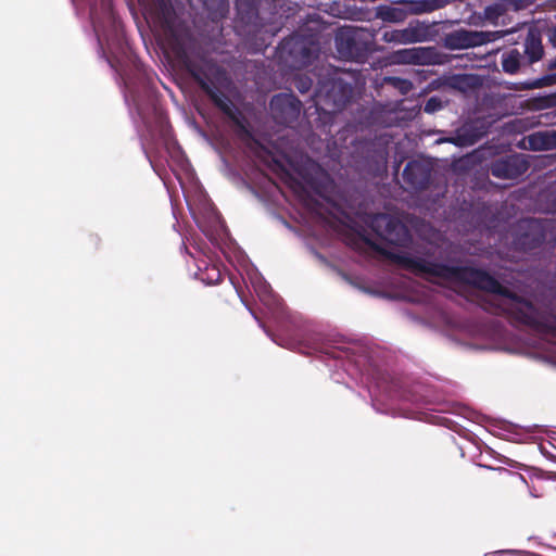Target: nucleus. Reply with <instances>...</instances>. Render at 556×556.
<instances>
[{
    "label": "nucleus",
    "mask_w": 556,
    "mask_h": 556,
    "mask_svg": "<svg viewBox=\"0 0 556 556\" xmlns=\"http://www.w3.org/2000/svg\"><path fill=\"white\" fill-rule=\"evenodd\" d=\"M316 192L320 194V190L318 188H315Z\"/></svg>",
    "instance_id": "37"
},
{
    "label": "nucleus",
    "mask_w": 556,
    "mask_h": 556,
    "mask_svg": "<svg viewBox=\"0 0 556 556\" xmlns=\"http://www.w3.org/2000/svg\"><path fill=\"white\" fill-rule=\"evenodd\" d=\"M546 240L545 225L536 218L523 219L518 225L515 245L522 251H531L541 247Z\"/></svg>",
    "instance_id": "6"
},
{
    "label": "nucleus",
    "mask_w": 556,
    "mask_h": 556,
    "mask_svg": "<svg viewBox=\"0 0 556 556\" xmlns=\"http://www.w3.org/2000/svg\"><path fill=\"white\" fill-rule=\"evenodd\" d=\"M494 39V33L460 28L445 35L444 47L450 50L467 49L485 45Z\"/></svg>",
    "instance_id": "8"
},
{
    "label": "nucleus",
    "mask_w": 556,
    "mask_h": 556,
    "mask_svg": "<svg viewBox=\"0 0 556 556\" xmlns=\"http://www.w3.org/2000/svg\"><path fill=\"white\" fill-rule=\"evenodd\" d=\"M260 300L268 305V306H276L278 305V299L270 290V287L266 283L261 285L258 288L255 289Z\"/></svg>",
    "instance_id": "24"
},
{
    "label": "nucleus",
    "mask_w": 556,
    "mask_h": 556,
    "mask_svg": "<svg viewBox=\"0 0 556 556\" xmlns=\"http://www.w3.org/2000/svg\"><path fill=\"white\" fill-rule=\"evenodd\" d=\"M530 164L522 154H513L495 160L490 167L493 177L498 179H517L525 175Z\"/></svg>",
    "instance_id": "9"
},
{
    "label": "nucleus",
    "mask_w": 556,
    "mask_h": 556,
    "mask_svg": "<svg viewBox=\"0 0 556 556\" xmlns=\"http://www.w3.org/2000/svg\"><path fill=\"white\" fill-rule=\"evenodd\" d=\"M121 75V78L122 80L124 81V85H125V88H126V91L127 93L125 94V98L126 100L128 101V99L131 100L138 115L140 116L143 125L147 127V129H150V119L147 115V110L146 108L140 103V100L137 96V93L135 92L132 86H131V83L130 80L125 77L122 73H119Z\"/></svg>",
    "instance_id": "21"
},
{
    "label": "nucleus",
    "mask_w": 556,
    "mask_h": 556,
    "mask_svg": "<svg viewBox=\"0 0 556 556\" xmlns=\"http://www.w3.org/2000/svg\"><path fill=\"white\" fill-rule=\"evenodd\" d=\"M513 553V551H497L494 554Z\"/></svg>",
    "instance_id": "36"
},
{
    "label": "nucleus",
    "mask_w": 556,
    "mask_h": 556,
    "mask_svg": "<svg viewBox=\"0 0 556 556\" xmlns=\"http://www.w3.org/2000/svg\"><path fill=\"white\" fill-rule=\"evenodd\" d=\"M384 81L388 85H391L392 87L399 89L402 94L408 93L413 88V84L410 80L401 78V77H395V76L384 77Z\"/></svg>",
    "instance_id": "25"
},
{
    "label": "nucleus",
    "mask_w": 556,
    "mask_h": 556,
    "mask_svg": "<svg viewBox=\"0 0 556 556\" xmlns=\"http://www.w3.org/2000/svg\"><path fill=\"white\" fill-rule=\"evenodd\" d=\"M382 39L386 42H394V43H402V45H408V34L407 28L403 29H392V30H386L383 33Z\"/></svg>",
    "instance_id": "23"
},
{
    "label": "nucleus",
    "mask_w": 556,
    "mask_h": 556,
    "mask_svg": "<svg viewBox=\"0 0 556 556\" xmlns=\"http://www.w3.org/2000/svg\"><path fill=\"white\" fill-rule=\"evenodd\" d=\"M523 63H526V60L517 48L509 49L502 53L501 64L506 74H517Z\"/></svg>",
    "instance_id": "20"
},
{
    "label": "nucleus",
    "mask_w": 556,
    "mask_h": 556,
    "mask_svg": "<svg viewBox=\"0 0 556 556\" xmlns=\"http://www.w3.org/2000/svg\"><path fill=\"white\" fill-rule=\"evenodd\" d=\"M500 473L503 476V482L507 485H511L515 488L527 486V480L519 472L511 471L508 469H500Z\"/></svg>",
    "instance_id": "22"
},
{
    "label": "nucleus",
    "mask_w": 556,
    "mask_h": 556,
    "mask_svg": "<svg viewBox=\"0 0 556 556\" xmlns=\"http://www.w3.org/2000/svg\"><path fill=\"white\" fill-rule=\"evenodd\" d=\"M532 151H546L556 148V131H536L526 138Z\"/></svg>",
    "instance_id": "18"
},
{
    "label": "nucleus",
    "mask_w": 556,
    "mask_h": 556,
    "mask_svg": "<svg viewBox=\"0 0 556 556\" xmlns=\"http://www.w3.org/2000/svg\"><path fill=\"white\" fill-rule=\"evenodd\" d=\"M354 87L341 77L320 80L314 92L316 106L328 113L341 112L352 101Z\"/></svg>",
    "instance_id": "4"
},
{
    "label": "nucleus",
    "mask_w": 556,
    "mask_h": 556,
    "mask_svg": "<svg viewBox=\"0 0 556 556\" xmlns=\"http://www.w3.org/2000/svg\"><path fill=\"white\" fill-rule=\"evenodd\" d=\"M556 84V73L554 74H547V75H544L540 78H536V79H533L532 81H530L528 84V88L529 89H538V88H543V87H547V86H552V85H555Z\"/></svg>",
    "instance_id": "27"
},
{
    "label": "nucleus",
    "mask_w": 556,
    "mask_h": 556,
    "mask_svg": "<svg viewBox=\"0 0 556 556\" xmlns=\"http://www.w3.org/2000/svg\"><path fill=\"white\" fill-rule=\"evenodd\" d=\"M439 22L412 21L407 25L409 43L426 42L434 40L439 35Z\"/></svg>",
    "instance_id": "14"
},
{
    "label": "nucleus",
    "mask_w": 556,
    "mask_h": 556,
    "mask_svg": "<svg viewBox=\"0 0 556 556\" xmlns=\"http://www.w3.org/2000/svg\"><path fill=\"white\" fill-rule=\"evenodd\" d=\"M539 101L543 103V105H541L542 108H543V106H548V105H551V104H552V101H551V99H549V98H542V99H540Z\"/></svg>",
    "instance_id": "32"
},
{
    "label": "nucleus",
    "mask_w": 556,
    "mask_h": 556,
    "mask_svg": "<svg viewBox=\"0 0 556 556\" xmlns=\"http://www.w3.org/2000/svg\"><path fill=\"white\" fill-rule=\"evenodd\" d=\"M488 132V123L484 119L476 118L466 122L462 127H459L448 141L457 147H470L486 136Z\"/></svg>",
    "instance_id": "11"
},
{
    "label": "nucleus",
    "mask_w": 556,
    "mask_h": 556,
    "mask_svg": "<svg viewBox=\"0 0 556 556\" xmlns=\"http://www.w3.org/2000/svg\"><path fill=\"white\" fill-rule=\"evenodd\" d=\"M548 70H556V58L549 61Z\"/></svg>",
    "instance_id": "33"
},
{
    "label": "nucleus",
    "mask_w": 556,
    "mask_h": 556,
    "mask_svg": "<svg viewBox=\"0 0 556 556\" xmlns=\"http://www.w3.org/2000/svg\"><path fill=\"white\" fill-rule=\"evenodd\" d=\"M519 8V0H496L484 8L483 17L485 21L496 24L500 17L509 10H518Z\"/></svg>",
    "instance_id": "17"
},
{
    "label": "nucleus",
    "mask_w": 556,
    "mask_h": 556,
    "mask_svg": "<svg viewBox=\"0 0 556 556\" xmlns=\"http://www.w3.org/2000/svg\"><path fill=\"white\" fill-rule=\"evenodd\" d=\"M388 257L416 276H433L498 295L501 299L483 300L482 308L490 314L506 317L515 326L522 325L556 336V308L553 303H533L503 286L484 269L431 262L407 253H390Z\"/></svg>",
    "instance_id": "1"
},
{
    "label": "nucleus",
    "mask_w": 556,
    "mask_h": 556,
    "mask_svg": "<svg viewBox=\"0 0 556 556\" xmlns=\"http://www.w3.org/2000/svg\"><path fill=\"white\" fill-rule=\"evenodd\" d=\"M174 51L184 68L194 79L200 89L210 98L212 103L233 123L237 127L238 136L245 141L247 148L265 163L273 164L276 168L283 170L288 187L300 201L306 204L312 202L313 198L307 187L286 170L282 163L253 136L240 110L220 91V88L230 85V79L226 71L203 54L190 53L179 42L176 43Z\"/></svg>",
    "instance_id": "2"
},
{
    "label": "nucleus",
    "mask_w": 556,
    "mask_h": 556,
    "mask_svg": "<svg viewBox=\"0 0 556 556\" xmlns=\"http://www.w3.org/2000/svg\"><path fill=\"white\" fill-rule=\"evenodd\" d=\"M301 108V101L292 93L275 94L269 102L273 119L283 126H289L298 119Z\"/></svg>",
    "instance_id": "5"
},
{
    "label": "nucleus",
    "mask_w": 556,
    "mask_h": 556,
    "mask_svg": "<svg viewBox=\"0 0 556 556\" xmlns=\"http://www.w3.org/2000/svg\"><path fill=\"white\" fill-rule=\"evenodd\" d=\"M523 58L527 65L539 62L544 55L542 36L538 29L530 28L523 40Z\"/></svg>",
    "instance_id": "15"
},
{
    "label": "nucleus",
    "mask_w": 556,
    "mask_h": 556,
    "mask_svg": "<svg viewBox=\"0 0 556 556\" xmlns=\"http://www.w3.org/2000/svg\"><path fill=\"white\" fill-rule=\"evenodd\" d=\"M396 223L394 220H389L387 225V230L390 232L391 228L395 227Z\"/></svg>",
    "instance_id": "34"
},
{
    "label": "nucleus",
    "mask_w": 556,
    "mask_h": 556,
    "mask_svg": "<svg viewBox=\"0 0 556 556\" xmlns=\"http://www.w3.org/2000/svg\"><path fill=\"white\" fill-rule=\"evenodd\" d=\"M150 10L166 34L176 37L177 14L172 0H148Z\"/></svg>",
    "instance_id": "12"
},
{
    "label": "nucleus",
    "mask_w": 556,
    "mask_h": 556,
    "mask_svg": "<svg viewBox=\"0 0 556 556\" xmlns=\"http://www.w3.org/2000/svg\"><path fill=\"white\" fill-rule=\"evenodd\" d=\"M400 3L406 7L407 13L421 15L445 8L451 0H401Z\"/></svg>",
    "instance_id": "16"
},
{
    "label": "nucleus",
    "mask_w": 556,
    "mask_h": 556,
    "mask_svg": "<svg viewBox=\"0 0 556 556\" xmlns=\"http://www.w3.org/2000/svg\"><path fill=\"white\" fill-rule=\"evenodd\" d=\"M378 15L383 21L396 22L401 18L402 12L400 9L396 8L383 7L380 8Z\"/></svg>",
    "instance_id": "28"
},
{
    "label": "nucleus",
    "mask_w": 556,
    "mask_h": 556,
    "mask_svg": "<svg viewBox=\"0 0 556 556\" xmlns=\"http://www.w3.org/2000/svg\"><path fill=\"white\" fill-rule=\"evenodd\" d=\"M237 18L242 24L250 26L256 25L258 20V9L255 0L236 1Z\"/></svg>",
    "instance_id": "19"
},
{
    "label": "nucleus",
    "mask_w": 556,
    "mask_h": 556,
    "mask_svg": "<svg viewBox=\"0 0 556 556\" xmlns=\"http://www.w3.org/2000/svg\"><path fill=\"white\" fill-rule=\"evenodd\" d=\"M442 108V100L439 97L433 96L426 101L424 105V111L428 114H432L440 111Z\"/></svg>",
    "instance_id": "30"
},
{
    "label": "nucleus",
    "mask_w": 556,
    "mask_h": 556,
    "mask_svg": "<svg viewBox=\"0 0 556 556\" xmlns=\"http://www.w3.org/2000/svg\"><path fill=\"white\" fill-rule=\"evenodd\" d=\"M401 163H402V162L400 161L399 163H396V164H395V166H394V170H395V173H399L400 167H401Z\"/></svg>",
    "instance_id": "35"
},
{
    "label": "nucleus",
    "mask_w": 556,
    "mask_h": 556,
    "mask_svg": "<svg viewBox=\"0 0 556 556\" xmlns=\"http://www.w3.org/2000/svg\"><path fill=\"white\" fill-rule=\"evenodd\" d=\"M433 166L426 160H410L403 169L402 178L406 188L412 191H424L429 188Z\"/></svg>",
    "instance_id": "7"
},
{
    "label": "nucleus",
    "mask_w": 556,
    "mask_h": 556,
    "mask_svg": "<svg viewBox=\"0 0 556 556\" xmlns=\"http://www.w3.org/2000/svg\"><path fill=\"white\" fill-rule=\"evenodd\" d=\"M338 51L348 58L363 56L367 51V45L359 42L357 33L352 29H341L336 36Z\"/></svg>",
    "instance_id": "13"
},
{
    "label": "nucleus",
    "mask_w": 556,
    "mask_h": 556,
    "mask_svg": "<svg viewBox=\"0 0 556 556\" xmlns=\"http://www.w3.org/2000/svg\"><path fill=\"white\" fill-rule=\"evenodd\" d=\"M473 79H475V77L472 75H467V74L457 75L454 77L455 83H457V86L460 88L472 86L473 84L471 81Z\"/></svg>",
    "instance_id": "31"
},
{
    "label": "nucleus",
    "mask_w": 556,
    "mask_h": 556,
    "mask_svg": "<svg viewBox=\"0 0 556 556\" xmlns=\"http://www.w3.org/2000/svg\"><path fill=\"white\" fill-rule=\"evenodd\" d=\"M151 110L153 112L154 121L159 127L161 136H165L167 132V123L163 113L156 108L154 103H151Z\"/></svg>",
    "instance_id": "29"
},
{
    "label": "nucleus",
    "mask_w": 556,
    "mask_h": 556,
    "mask_svg": "<svg viewBox=\"0 0 556 556\" xmlns=\"http://www.w3.org/2000/svg\"><path fill=\"white\" fill-rule=\"evenodd\" d=\"M318 54L319 43L313 35L292 34L277 48L280 63L290 70H302L311 65Z\"/></svg>",
    "instance_id": "3"
},
{
    "label": "nucleus",
    "mask_w": 556,
    "mask_h": 556,
    "mask_svg": "<svg viewBox=\"0 0 556 556\" xmlns=\"http://www.w3.org/2000/svg\"><path fill=\"white\" fill-rule=\"evenodd\" d=\"M393 60L400 64L433 65L440 63V54L434 47H414L395 51Z\"/></svg>",
    "instance_id": "10"
},
{
    "label": "nucleus",
    "mask_w": 556,
    "mask_h": 556,
    "mask_svg": "<svg viewBox=\"0 0 556 556\" xmlns=\"http://www.w3.org/2000/svg\"><path fill=\"white\" fill-rule=\"evenodd\" d=\"M555 211H556V204H555Z\"/></svg>",
    "instance_id": "38"
},
{
    "label": "nucleus",
    "mask_w": 556,
    "mask_h": 556,
    "mask_svg": "<svg viewBox=\"0 0 556 556\" xmlns=\"http://www.w3.org/2000/svg\"><path fill=\"white\" fill-rule=\"evenodd\" d=\"M293 86L302 94L308 92L313 87V79L306 74H296L293 77Z\"/></svg>",
    "instance_id": "26"
}]
</instances>
